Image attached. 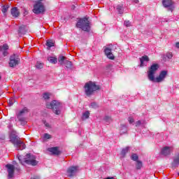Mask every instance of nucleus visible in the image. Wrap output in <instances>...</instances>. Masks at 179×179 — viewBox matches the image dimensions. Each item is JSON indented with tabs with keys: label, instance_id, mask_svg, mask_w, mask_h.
Masks as SVG:
<instances>
[{
	"label": "nucleus",
	"instance_id": "f257e3e1",
	"mask_svg": "<svg viewBox=\"0 0 179 179\" xmlns=\"http://www.w3.org/2000/svg\"><path fill=\"white\" fill-rule=\"evenodd\" d=\"M160 66L158 64H152L148 69L147 72L148 78L150 82H155V83H162L166 79L167 76V71H162L159 73V76L155 78V75Z\"/></svg>",
	"mask_w": 179,
	"mask_h": 179
},
{
	"label": "nucleus",
	"instance_id": "f03ea898",
	"mask_svg": "<svg viewBox=\"0 0 179 179\" xmlns=\"http://www.w3.org/2000/svg\"><path fill=\"white\" fill-rule=\"evenodd\" d=\"M47 108H52L53 113L56 115H61V111H62V103L57 100H53L51 102L46 103Z\"/></svg>",
	"mask_w": 179,
	"mask_h": 179
},
{
	"label": "nucleus",
	"instance_id": "7ed1b4c3",
	"mask_svg": "<svg viewBox=\"0 0 179 179\" xmlns=\"http://www.w3.org/2000/svg\"><path fill=\"white\" fill-rule=\"evenodd\" d=\"M99 89L100 87L96 85V83L94 82L89 81L85 85V94L87 96H92L96 90H99Z\"/></svg>",
	"mask_w": 179,
	"mask_h": 179
},
{
	"label": "nucleus",
	"instance_id": "20e7f679",
	"mask_svg": "<svg viewBox=\"0 0 179 179\" xmlns=\"http://www.w3.org/2000/svg\"><path fill=\"white\" fill-rule=\"evenodd\" d=\"M10 139V142L15 145L17 150H23V149H26V145L20 141V138H19V136L16 135H11Z\"/></svg>",
	"mask_w": 179,
	"mask_h": 179
},
{
	"label": "nucleus",
	"instance_id": "39448f33",
	"mask_svg": "<svg viewBox=\"0 0 179 179\" xmlns=\"http://www.w3.org/2000/svg\"><path fill=\"white\" fill-rule=\"evenodd\" d=\"M76 26L79 29H82L83 31H90V22L87 17L80 19Z\"/></svg>",
	"mask_w": 179,
	"mask_h": 179
},
{
	"label": "nucleus",
	"instance_id": "423d86ee",
	"mask_svg": "<svg viewBox=\"0 0 179 179\" xmlns=\"http://www.w3.org/2000/svg\"><path fill=\"white\" fill-rule=\"evenodd\" d=\"M20 62V58H19V55L17 54H13L10 56V62L9 65L10 68H15L17 65H19Z\"/></svg>",
	"mask_w": 179,
	"mask_h": 179
},
{
	"label": "nucleus",
	"instance_id": "0eeeda50",
	"mask_svg": "<svg viewBox=\"0 0 179 179\" xmlns=\"http://www.w3.org/2000/svg\"><path fill=\"white\" fill-rule=\"evenodd\" d=\"M24 163H26L27 164H30L31 166H37L36 156L30 154H27L24 157Z\"/></svg>",
	"mask_w": 179,
	"mask_h": 179
},
{
	"label": "nucleus",
	"instance_id": "6e6552de",
	"mask_svg": "<svg viewBox=\"0 0 179 179\" xmlns=\"http://www.w3.org/2000/svg\"><path fill=\"white\" fill-rule=\"evenodd\" d=\"M174 1L173 0H163L162 1V5L164 8H166L168 10H170L171 12H173L174 9H176Z\"/></svg>",
	"mask_w": 179,
	"mask_h": 179
},
{
	"label": "nucleus",
	"instance_id": "1a4fd4ad",
	"mask_svg": "<svg viewBox=\"0 0 179 179\" xmlns=\"http://www.w3.org/2000/svg\"><path fill=\"white\" fill-rule=\"evenodd\" d=\"M27 113H29V110L27 109V108H24L17 114V118H18L19 121H20V122L22 125L26 124V118L23 117V115H24V114H26Z\"/></svg>",
	"mask_w": 179,
	"mask_h": 179
},
{
	"label": "nucleus",
	"instance_id": "9d476101",
	"mask_svg": "<svg viewBox=\"0 0 179 179\" xmlns=\"http://www.w3.org/2000/svg\"><path fill=\"white\" fill-rule=\"evenodd\" d=\"M78 171H79V166H70L67 170V174L69 177H73Z\"/></svg>",
	"mask_w": 179,
	"mask_h": 179
},
{
	"label": "nucleus",
	"instance_id": "9b49d317",
	"mask_svg": "<svg viewBox=\"0 0 179 179\" xmlns=\"http://www.w3.org/2000/svg\"><path fill=\"white\" fill-rule=\"evenodd\" d=\"M7 168V171L8 173V178H12L13 177V174H15V166L10 164H8L6 165Z\"/></svg>",
	"mask_w": 179,
	"mask_h": 179
},
{
	"label": "nucleus",
	"instance_id": "f8f14e48",
	"mask_svg": "<svg viewBox=\"0 0 179 179\" xmlns=\"http://www.w3.org/2000/svg\"><path fill=\"white\" fill-rule=\"evenodd\" d=\"M173 152V147H164L161 150V154L163 156H169Z\"/></svg>",
	"mask_w": 179,
	"mask_h": 179
},
{
	"label": "nucleus",
	"instance_id": "ddd939ff",
	"mask_svg": "<svg viewBox=\"0 0 179 179\" xmlns=\"http://www.w3.org/2000/svg\"><path fill=\"white\" fill-rule=\"evenodd\" d=\"M150 59L148 55H144L140 58V66H147L148 62H149Z\"/></svg>",
	"mask_w": 179,
	"mask_h": 179
},
{
	"label": "nucleus",
	"instance_id": "4468645a",
	"mask_svg": "<svg viewBox=\"0 0 179 179\" xmlns=\"http://www.w3.org/2000/svg\"><path fill=\"white\" fill-rule=\"evenodd\" d=\"M8 50H9V46L6 43L0 46V51L3 52V57H8L9 54V52H8Z\"/></svg>",
	"mask_w": 179,
	"mask_h": 179
},
{
	"label": "nucleus",
	"instance_id": "2eb2a0df",
	"mask_svg": "<svg viewBox=\"0 0 179 179\" xmlns=\"http://www.w3.org/2000/svg\"><path fill=\"white\" fill-rule=\"evenodd\" d=\"M105 54L109 59H114V55L111 52V48H105Z\"/></svg>",
	"mask_w": 179,
	"mask_h": 179
},
{
	"label": "nucleus",
	"instance_id": "dca6fc26",
	"mask_svg": "<svg viewBox=\"0 0 179 179\" xmlns=\"http://www.w3.org/2000/svg\"><path fill=\"white\" fill-rule=\"evenodd\" d=\"M48 152L52 153V155H56L57 156L61 154V151H59L58 147L50 148L48 149Z\"/></svg>",
	"mask_w": 179,
	"mask_h": 179
},
{
	"label": "nucleus",
	"instance_id": "f3484780",
	"mask_svg": "<svg viewBox=\"0 0 179 179\" xmlns=\"http://www.w3.org/2000/svg\"><path fill=\"white\" fill-rule=\"evenodd\" d=\"M11 15L13 16V17H17L19 15H20V11H19L17 7H13L11 9Z\"/></svg>",
	"mask_w": 179,
	"mask_h": 179
},
{
	"label": "nucleus",
	"instance_id": "a211bd4d",
	"mask_svg": "<svg viewBox=\"0 0 179 179\" xmlns=\"http://www.w3.org/2000/svg\"><path fill=\"white\" fill-rule=\"evenodd\" d=\"M179 165V155L174 157L173 162H172V167H178Z\"/></svg>",
	"mask_w": 179,
	"mask_h": 179
},
{
	"label": "nucleus",
	"instance_id": "6ab92c4d",
	"mask_svg": "<svg viewBox=\"0 0 179 179\" xmlns=\"http://www.w3.org/2000/svg\"><path fill=\"white\" fill-rule=\"evenodd\" d=\"M127 131H128V127L124 124L121 125L120 130V135H124V134H127Z\"/></svg>",
	"mask_w": 179,
	"mask_h": 179
},
{
	"label": "nucleus",
	"instance_id": "aec40b11",
	"mask_svg": "<svg viewBox=\"0 0 179 179\" xmlns=\"http://www.w3.org/2000/svg\"><path fill=\"white\" fill-rule=\"evenodd\" d=\"M51 98V94L50 92H44L43 94V99L47 101L48 100H50Z\"/></svg>",
	"mask_w": 179,
	"mask_h": 179
},
{
	"label": "nucleus",
	"instance_id": "412c9836",
	"mask_svg": "<svg viewBox=\"0 0 179 179\" xmlns=\"http://www.w3.org/2000/svg\"><path fill=\"white\" fill-rule=\"evenodd\" d=\"M116 10L120 15H122V13H124V6L122 5L117 6Z\"/></svg>",
	"mask_w": 179,
	"mask_h": 179
},
{
	"label": "nucleus",
	"instance_id": "4be33fe9",
	"mask_svg": "<svg viewBox=\"0 0 179 179\" xmlns=\"http://www.w3.org/2000/svg\"><path fill=\"white\" fill-rule=\"evenodd\" d=\"M48 60L51 64H57V62H58V59H57V57H48Z\"/></svg>",
	"mask_w": 179,
	"mask_h": 179
},
{
	"label": "nucleus",
	"instance_id": "5701e85b",
	"mask_svg": "<svg viewBox=\"0 0 179 179\" xmlns=\"http://www.w3.org/2000/svg\"><path fill=\"white\" fill-rule=\"evenodd\" d=\"M128 152H129V147H127V148L122 149V152H121V155H122V157H124L125 156V155H127V153H128Z\"/></svg>",
	"mask_w": 179,
	"mask_h": 179
},
{
	"label": "nucleus",
	"instance_id": "b1692460",
	"mask_svg": "<svg viewBox=\"0 0 179 179\" xmlns=\"http://www.w3.org/2000/svg\"><path fill=\"white\" fill-rule=\"evenodd\" d=\"M90 115V113L87 110L83 113L82 118L83 120H87Z\"/></svg>",
	"mask_w": 179,
	"mask_h": 179
},
{
	"label": "nucleus",
	"instance_id": "393cba45",
	"mask_svg": "<svg viewBox=\"0 0 179 179\" xmlns=\"http://www.w3.org/2000/svg\"><path fill=\"white\" fill-rule=\"evenodd\" d=\"M46 45L49 47V48H51V47H54V42L52 40H48Z\"/></svg>",
	"mask_w": 179,
	"mask_h": 179
},
{
	"label": "nucleus",
	"instance_id": "a878e982",
	"mask_svg": "<svg viewBox=\"0 0 179 179\" xmlns=\"http://www.w3.org/2000/svg\"><path fill=\"white\" fill-rule=\"evenodd\" d=\"M8 10H9V5H6L2 7L1 12H3V13H6Z\"/></svg>",
	"mask_w": 179,
	"mask_h": 179
},
{
	"label": "nucleus",
	"instance_id": "bb28decb",
	"mask_svg": "<svg viewBox=\"0 0 179 179\" xmlns=\"http://www.w3.org/2000/svg\"><path fill=\"white\" fill-rule=\"evenodd\" d=\"M65 65H66V68H68L69 69H71V68H72V62L70 61H65L64 62Z\"/></svg>",
	"mask_w": 179,
	"mask_h": 179
},
{
	"label": "nucleus",
	"instance_id": "cd10ccee",
	"mask_svg": "<svg viewBox=\"0 0 179 179\" xmlns=\"http://www.w3.org/2000/svg\"><path fill=\"white\" fill-rule=\"evenodd\" d=\"M131 160H134V162H138L139 157H138V155H136V154H132L131 156Z\"/></svg>",
	"mask_w": 179,
	"mask_h": 179
},
{
	"label": "nucleus",
	"instance_id": "c85d7f7f",
	"mask_svg": "<svg viewBox=\"0 0 179 179\" xmlns=\"http://www.w3.org/2000/svg\"><path fill=\"white\" fill-rule=\"evenodd\" d=\"M136 168L137 170H141L142 169V162L136 161Z\"/></svg>",
	"mask_w": 179,
	"mask_h": 179
},
{
	"label": "nucleus",
	"instance_id": "c756f323",
	"mask_svg": "<svg viewBox=\"0 0 179 179\" xmlns=\"http://www.w3.org/2000/svg\"><path fill=\"white\" fill-rule=\"evenodd\" d=\"M43 66H44V64H43V63H41V62H37V63H36V68H37L38 69H43Z\"/></svg>",
	"mask_w": 179,
	"mask_h": 179
},
{
	"label": "nucleus",
	"instance_id": "7c9ffc66",
	"mask_svg": "<svg viewBox=\"0 0 179 179\" xmlns=\"http://www.w3.org/2000/svg\"><path fill=\"white\" fill-rule=\"evenodd\" d=\"M64 61H65V57L62 56L59 57V62L60 63L61 65L64 64Z\"/></svg>",
	"mask_w": 179,
	"mask_h": 179
},
{
	"label": "nucleus",
	"instance_id": "2f4dec72",
	"mask_svg": "<svg viewBox=\"0 0 179 179\" xmlns=\"http://www.w3.org/2000/svg\"><path fill=\"white\" fill-rule=\"evenodd\" d=\"M166 57L169 58V59H171L173 58V53L167 52Z\"/></svg>",
	"mask_w": 179,
	"mask_h": 179
},
{
	"label": "nucleus",
	"instance_id": "473e14b6",
	"mask_svg": "<svg viewBox=\"0 0 179 179\" xmlns=\"http://www.w3.org/2000/svg\"><path fill=\"white\" fill-rule=\"evenodd\" d=\"M13 103H15V99L10 98L8 101L9 106H13Z\"/></svg>",
	"mask_w": 179,
	"mask_h": 179
},
{
	"label": "nucleus",
	"instance_id": "72a5a7b5",
	"mask_svg": "<svg viewBox=\"0 0 179 179\" xmlns=\"http://www.w3.org/2000/svg\"><path fill=\"white\" fill-rule=\"evenodd\" d=\"M104 120L106 121V122H111V117H110L109 116H106L104 117Z\"/></svg>",
	"mask_w": 179,
	"mask_h": 179
},
{
	"label": "nucleus",
	"instance_id": "f704fd0d",
	"mask_svg": "<svg viewBox=\"0 0 179 179\" xmlns=\"http://www.w3.org/2000/svg\"><path fill=\"white\" fill-rule=\"evenodd\" d=\"M43 138H44V139H51V135H50L48 134H45L43 135Z\"/></svg>",
	"mask_w": 179,
	"mask_h": 179
},
{
	"label": "nucleus",
	"instance_id": "c9c22d12",
	"mask_svg": "<svg viewBox=\"0 0 179 179\" xmlns=\"http://www.w3.org/2000/svg\"><path fill=\"white\" fill-rule=\"evenodd\" d=\"M128 121H129V124H134V122H135V120H134V117H129L128 118Z\"/></svg>",
	"mask_w": 179,
	"mask_h": 179
},
{
	"label": "nucleus",
	"instance_id": "e433bc0d",
	"mask_svg": "<svg viewBox=\"0 0 179 179\" xmlns=\"http://www.w3.org/2000/svg\"><path fill=\"white\" fill-rule=\"evenodd\" d=\"M90 107H92V108H97V103L93 102L90 104Z\"/></svg>",
	"mask_w": 179,
	"mask_h": 179
},
{
	"label": "nucleus",
	"instance_id": "4c0bfd02",
	"mask_svg": "<svg viewBox=\"0 0 179 179\" xmlns=\"http://www.w3.org/2000/svg\"><path fill=\"white\" fill-rule=\"evenodd\" d=\"M124 25L126 26V27H131V22H129V21H124Z\"/></svg>",
	"mask_w": 179,
	"mask_h": 179
},
{
	"label": "nucleus",
	"instance_id": "58836bf2",
	"mask_svg": "<svg viewBox=\"0 0 179 179\" xmlns=\"http://www.w3.org/2000/svg\"><path fill=\"white\" fill-rule=\"evenodd\" d=\"M140 125H142V121L138 120L136 122V127H140Z\"/></svg>",
	"mask_w": 179,
	"mask_h": 179
},
{
	"label": "nucleus",
	"instance_id": "ea45409f",
	"mask_svg": "<svg viewBox=\"0 0 179 179\" xmlns=\"http://www.w3.org/2000/svg\"><path fill=\"white\" fill-rule=\"evenodd\" d=\"M43 124L47 128H50V124L43 120Z\"/></svg>",
	"mask_w": 179,
	"mask_h": 179
},
{
	"label": "nucleus",
	"instance_id": "a19ab883",
	"mask_svg": "<svg viewBox=\"0 0 179 179\" xmlns=\"http://www.w3.org/2000/svg\"><path fill=\"white\" fill-rule=\"evenodd\" d=\"M20 159H22V156H19V157H18V160L20 162V163H21V164H22V161H21Z\"/></svg>",
	"mask_w": 179,
	"mask_h": 179
},
{
	"label": "nucleus",
	"instance_id": "79ce46f5",
	"mask_svg": "<svg viewBox=\"0 0 179 179\" xmlns=\"http://www.w3.org/2000/svg\"><path fill=\"white\" fill-rule=\"evenodd\" d=\"M15 170H17V171H20V167H17Z\"/></svg>",
	"mask_w": 179,
	"mask_h": 179
},
{
	"label": "nucleus",
	"instance_id": "37998d69",
	"mask_svg": "<svg viewBox=\"0 0 179 179\" xmlns=\"http://www.w3.org/2000/svg\"><path fill=\"white\" fill-rule=\"evenodd\" d=\"M176 46L177 47V48H179V42L176 43Z\"/></svg>",
	"mask_w": 179,
	"mask_h": 179
},
{
	"label": "nucleus",
	"instance_id": "c03bdc74",
	"mask_svg": "<svg viewBox=\"0 0 179 179\" xmlns=\"http://www.w3.org/2000/svg\"><path fill=\"white\" fill-rule=\"evenodd\" d=\"M22 29H23V27H20L19 28V31H22Z\"/></svg>",
	"mask_w": 179,
	"mask_h": 179
},
{
	"label": "nucleus",
	"instance_id": "a18cd8bd",
	"mask_svg": "<svg viewBox=\"0 0 179 179\" xmlns=\"http://www.w3.org/2000/svg\"><path fill=\"white\" fill-rule=\"evenodd\" d=\"M106 179H114V177H108V178H106Z\"/></svg>",
	"mask_w": 179,
	"mask_h": 179
},
{
	"label": "nucleus",
	"instance_id": "49530a36",
	"mask_svg": "<svg viewBox=\"0 0 179 179\" xmlns=\"http://www.w3.org/2000/svg\"><path fill=\"white\" fill-rule=\"evenodd\" d=\"M134 1V2H135L136 3H138V0H133Z\"/></svg>",
	"mask_w": 179,
	"mask_h": 179
},
{
	"label": "nucleus",
	"instance_id": "de8ad7c7",
	"mask_svg": "<svg viewBox=\"0 0 179 179\" xmlns=\"http://www.w3.org/2000/svg\"><path fill=\"white\" fill-rule=\"evenodd\" d=\"M110 47H113V45H110Z\"/></svg>",
	"mask_w": 179,
	"mask_h": 179
}]
</instances>
